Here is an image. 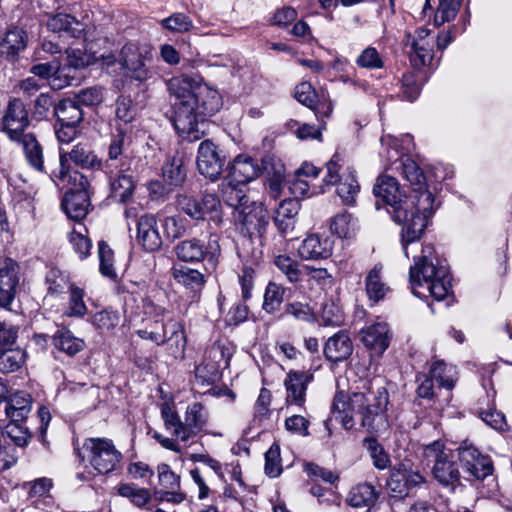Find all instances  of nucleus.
Segmentation results:
<instances>
[{
    "instance_id": "f257e3e1",
    "label": "nucleus",
    "mask_w": 512,
    "mask_h": 512,
    "mask_svg": "<svg viewBox=\"0 0 512 512\" xmlns=\"http://www.w3.org/2000/svg\"><path fill=\"white\" fill-rule=\"evenodd\" d=\"M373 193L383 201L393 221L401 226L402 248L408 257V246L420 240L435 210L432 192L402 194L394 177L382 175L378 177Z\"/></svg>"
},
{
    "instance_id": "f03ea898",
    "label": "nucleus",
    "mask_w": 512,
    "mask_h": 512,
    "mask_svg": "<svg viewBox=\"0 0 512 512\" xmlns=\"http://www.w3.org/2000/svg\"><path fill=\"white\" fill-rule=\"evenodd\" d=\"M388 403L387 389L374 381L364 385L363 391L353 392L349 396L338 392L333 399L332 414L340 418L347 429L352 428L358 420L368 432L377 433L388 427L385 415Z\"/></svg>"
},
{
    "instance_id": "7ed1b4c3",
    "label": "nucleus",
    "mask_w": 512,
    "mask_h": 512,
    "mask_svg": "<svg viewBox=\"0 0 512 512\" xmlns=\"http://www.w3.org/2000/svg\"><path fill=\"white\" fill-rule=\"evenodd\" d=\"M409 279L412 292L418 297L428 295L443 300L451 290V274L447 261L435 252L431 244L423 245L421 254L410 267Z\"/></svg>"
},
{
    "instance_id": "20e7f679",
    "label": "nucleus",
    "mask_w": 512,
    "mask_h": 512,
    "mask_svg": "<svg viewBox=\"0 0 512 512\" xmlns=\"http://www.w3.org/2000/svg\"><path fill=\"white\" fill-rule=\"evenodd\" d=\"M201 78L197 75L181 74L167 81V89L171 97L174 115L172 122L178 135L188 142L201 139V125L196 121L193 111L197 106V92Z\"/></svg>"
},
{
    "instance_id": "39448f33",
    "label": "nucleus",
    "mask_w": 512,
    "mask_h": 512,
    "mask_svg": "<svg viewBox=\"0 0 512 512\" xmlns=\"http://www.w3.org/2000/svg\"><path fill=\"white\" fill-rule=\"evenodd\" d=\"M424 456L432 463L434 479L444 487L454 488L460 482L459 452L456 454L441 441H434L424 447Z\"/></svg>"
},
{
    "instance_id": "423d86ee",
    "label": "nucleus",
    "mask_w": 512,
    "mask_h": 512,
    "mask_svg": "<svg viewBox=\"0 0 512 512\" xmlns=\"http://www.w3.org/2000/svg\"><path fill=\"white\" fill-rule=\"evenodd\" d=\"M219 240V234L211 231L207 241L192 237L178 242L173 248V253L181 262L197 264L206 261L209 267L214 269L221 254Z\"/></svg>"
},
{
    "instance_id": "0eeeda50",
    "label": "nucleus",
    "mask_w": 512,
    "mask_h": 512,
    "mask_svg": "<svg viewBox=\"0 0 512 512\" xmlns=\"http://www.w3.org/2000/svg\"><path fill=\"white\" fill-rule=\"evenodd\" d=\"M176 204L192 220L207 221L211 228H221L224 224L221 201L214 193H204L201 200L186 193L178 194Z\"/></svg>"
},
{
    "instance_id": "6e6552de",
    "label": "nucleus",
    "mask_w": 512,
    "mask_h": 512,
    "mask_svg": "<svg viewBox=\"0 0 512 512\" xmlns=\"http://www.w3.org/2000/svg\"><path fill=\"white\" fill-rule=\"evenodd\" d=\"M83 457L99 474L106 475L116 470L123 456L113 441L105 437H91L83 443Z\"/></svg>"
},
{
    "instance_id": "1a4fd4ad",
    "label": "nucleus",
    "mask_w": 512,
    "mask_h": 512,
    "mask_svg": "<svg viewBox=\"0 0 512 512\" xmlns=\"http://www.w3.org/2000/svg\"><path fill=\"white\" fill-rule=\"evenodd\" d=\"M435 39L429 29L418 28L406 33L403 39L404 51L415 69L430 66L434 57Z\"/></svg>"
},
{
    "instance_id": "9d476101",
    "label": "nucleus",
    "mask_w": 512,
    "mask_h": 512,
    "mask_svg": "<svg viewBox=\"0 0 512 512\" xmlns=\"http://www.w3.org/2000/svg\"><path fill=\"white\" fill-rule=\"evenodd\" d=\"M233 217L241 234L250 237L254 234L261 236L269 224L268 211L261 203L256 202L237 207Z\"/></svg>"
},
{
    "instance_id": "9b49d317",
    "label": "nucleus",
    "mask_w": 512,
    "mask_h": 512,
    "mask_svg": "<svg viewBox=\"0 0 512 512\" xmlns=\"http://www.w3.org/2000/svg\"><path fill=\"white\" fill-rule=\"evenodd\" d=\"M29 126L30 119L26 105L19 98L11 99L1 119V130L12 142L30 133Z\"/></svg>"
},
{
    "instance_id": "f8f14e48",
    "label": "nucleus",
    "mask_w": 512,
    "mask_h": 512,
    "mask_svg": "<svg viewBox=\"0 0 512 512\" xmlns=\"http://www.w3.org/2000/svg\"><path fill=\"white\" fill-rule=\"evenodd\" d=\"M69 162L82 169H100L102 166L101 159L97 156L92 149L91 144L88 142H79L73 145L72 149L67 151L64 148H59V172L58 175H63L64 169L70 167Z\"/></svg>"
},
{
    "instance_id": "ddd939ff",
    "label": "nucleus",
    "mask_w": 512,
    "mask_h": 512,
    "mask_svg": "<svg viewBox=\"0 0 512 512\" xmlns=\"http://www.w3.org/2000/svg\"><path fill=\"white\" fill-rule=\"evenodd\" d=\"M225 156L221 154L218 147L210 140H204L198 148L196 158L197 169L200 174L215 181L223 171Z\"/></svg>"
},
{
    "instance_id": "4468645a",
    "label": "nucleus",
    "mask_w": 512,
    "mask_h": 512,
    "mask_svg": "<svg viewBox=\"0 0 512 512\" xmlns=\"http://www.w3.org/2000/svg\"><path fill=\"white\" fill-rule=\"evenodd\" d=\"M137 335L157 345L171 340H175L176 346H181L182 348L186 344L184 330L181 324L176 321H169L167 323L154 321L150 328L137 330Z\"/></svg>"
},
{
    "instance_id": "2eb2a0df",
    "label": "nucleus",
    "mask_w": 512,
    "mask_h": 512,
    "mask_svg": "<svg viewBox=\"0 0 512 512\" xmlns=\"http://www.w3.org/2000/svg\"><path fill=\"white\" fill-rule=\"evenodd\" d=\"M118 69L123 70L127 76L139 82L149 78V71L146 68L144 57L134 43L125 44L119 51Z\"/></svg>"
},
{
    "instance_id": "dca6fc26",
    "label": "nucleus",
    "mask_w": 512,
    "mask_h": 512,
    "mask_svg": "<svg viewBox=\"0 0 512 512\" xmlns=\"http://www.w3.org/2000/svg\"><path fill=\"white\" fill-rule=\"evenodd\" d=\"M136 242L147 252L159 251L163 239L159 233L155 215L145 213L136 220Z\"/></svg>"
},
{
    "instance_id": "f3484780",
    "label": "nucleus",
    "mask_w": 512,
    "mask_h": 512,
    "mask_svg": "<svg viewBox=\"0 0 512 512\" xmlns=\"http://www.w3.org/2000/svg\"><path fill=\"white\" fill-rule=\"evenodd\" d=\"M197 92V106L193 111V115L196 118L197 123L203 122L201 125V138L205 134V128L207 126L206 117L215 114L221 106L220 96L218 92L211 89L207 84L200 82Z\"/></svg>"
},
{
    "instance_id": "a211bd4d",
    "label": "nucleus",
    "mask_w": 512,
    "mask_h": 512,
    "mask_svg": "<svg viewBox=\"0 0 512 512\" xmlns=\"http://www.w3.org/2000/svg\"><path fill=\"white\" fill-rule=\"evenodd\" d=\"M460 463L465 472L477 480H483L493 472L492 461L476 448L466 447L459 451Z\"/></svg>"
},
{
    "instance_id": "6ab92c4d",
    "label": "nucleus",
    "mask_w": 512,
    "mask_h": 512,
    "mask_svg": "<svg viewBox=\"0 0 512 512\" xmlns=\"http://www.w3.org/2000/svg\"><path fill=\"white\" fill-rule=\"evenodd\" d=\"M263 163H259L246 154H240L234 158L229 167V174L226 179H229L236 184L245 186L247 183L256 179L263 171Z\"/></svg>"
},
{
    "instance_id": "aec40b11",
    "label": "nucleus",
    "mask_w": 512,
    "mask_h": 512,
    "mask_svg": "<svg viewBox=\"0 0 512 512\" xmlns=\"http://www.w3.org/2000/svg\"><path fill=\"white\" fill-rule=\"evenodd\" d=\"M313 380V374L309 371L290 370L285 379L286 403L303 407L306 401L308 384Z\"/></svg>"
},
{
    "instance_id": "412c9836",
    "label": "nucleus",
    "mask_w": 512,
    "mask_h": 512,
    "mask_svg": "<svg viewBox=\"0 0 512 512\" xmlns=\"http://www.w3.org/2000/svg\"><path fill=\"white\" fill-rule=\"evenodd\" d=\"M359 334L361 342L372 354L380 356L389 346L390 333L384 321H376L362 328Z\"/></svg>"
},
{
    "instance_id": "4be33fe9",
    "label": "nucleus",
    "mask_w": 512,
    "mask_h": 512,
    "mask_svg": "<svg viewBox=\"0 0 512 512\" xmlns=\"http://www.w3.org/2000/svg\"><path fill=\"white\" fill-rule=\"evenodd\" d=\"M19 270V264L11 258H6L0 268V306L3 308H8L15 298Z\"/></svg>"
},
{
    "instance_id": "5701e85b",
    "label": "nucleus",
    "mask_w": 512,
    "mask_h": 512,
    "mask_svg": "<svg viewBox=\"0 0 512 512\" xmlns=\"http://www.w3.org/2000/svg\"><path fill=\"white\" fill-rule=\"evenodd\" d=\"M23 152L27 165L33 170L49 175V171L44 165V148L33 132H30L18 140H14Z\"/></svg>"
},
{
    "instance_id": "b1692460",
    "label": "nucleus",
    "mask_w": 512,
    "mask_h": 512,
    "mask_svg": "<svg viewBox=\"0 0 512 512\" xmlns=\"http://www.w3.org/2000/svg\"><path fill=\"white\" fill-rule=\"evenodd\" d=\"M353 352L352 341L346 331H338L325 342L323 353L327 361L338 363L347 360Z\"/></svg>"
},
{
    "instance_id": "393cba45",
    "label": "nucleus",
    "mask_w": 512,
    "mask_h": 512,
    "mask_svg": "<svg viewBox=\"0 0 512 512\" xmlns=\"http://www.w3.org/2000/svg\"><path fill=\"white\" fill-rule=\"evenodd\" d=\"M49 31L59 37L78 38L84 31V24L73 15L67 13H56L50 15L46 22Z\"/></svg>"
},
{
    "instance_id": "a878e982",
    "label": "nucleus",
    "mask_w": 512,
    "mask_h": 512,
    "mask_svg": "<svg viewBox=\"0 0 512 512\" xmlns=\"http://www.w3.org/2000/svg\"><path fill=\"white\" fill-rule=\"evenodd\" d=\"M157 471L159 483L165 489L161 492L160 499L174 504L181 503L185 495L179 491L180 477L171 470L168 464H160Z\"/></svg>"
},
{
    "instance_id": "bb28decb",
    "label": "nucleus",
    "mask_w": 512,
    "mask_h": 512,
    "mask_svg": "<svg viewBox=\"0 0 512 512\" xmlns=\"http://www.w3.org/2000/svg\"><path fill=\"white\" fill-rule=\"evenodd\" d=\"M332 254V241L317 234L308 235L298 248V255L303 260L326 259Z\"/></svg>"
},
{
    "instance_id": "cd10ccee",
    "label": "nucleus",
    "mask_w": 512,
    "mask_h": 512,
    "mask_svg": "<svg viewBox=\"0 0 512 512\" xmlns=\"http://www.w3.org/2000/svg\"><path fill=\"white\" fill-rule=\"evenodd\" d=\"M300 210V203L296 199H285L281 201L275 210L274 224L282 235L292 232L297 222V215Z\"/></svg>"
},
{
    "instance_id": "c85d7f7f",
    "label": "nucleus",
    "mask_w": 512,
    "mask_h": 512,
    "mask_svg": "<svg viewBox=\"0 0 512 512\" xmlns=\"http://www.w3.org/2000/svg\"><path fill=\"white\" fill-rule=\"evenodd\" d=\"M31 73L42 79L52 78L51 87L53 89H62L72 84L74 76L66 72V66H61L58 62L41 63L31 68Z\"/></svg>"
},
{
    "instance_id": "c756f323",
    "label": "nucleus",
    "mask_w": 512,
    "mask_h": 512,
    "mask_svg": "<svg viewBox=\"0 0 512 512\" xmlns=\"http://www.w3.org/2000/svg\"><path fill=\"white\" fill-rule=\"evenodd\" d=\"M58 172L59 166L49 173L50 179L56 186L61 188L68 187L67 192L89 191L90 183L88 178L78 170L67 167L61 176L58 175Z\"/></svg>"
},
{
    "instance_id": "7c9ffc66",
    "label": "nucleus",
    "mask_w": 512,
    "mask_h": 512,
    "mask_svg": "<svg viewBox=\"0 0 512 512\" xmlns=\"http://www.w3.org/2000/svg\"><path fill=\"white\" fill-rule=\"evenodd\" d=\"M273 263L288 283L298 285L305 281L307 265L300 263L295 258L287 254H278L274 256Z\"/></svg>"
},
{
    "instance_id": "2f4dec72",
    "label": "nucleus",
    "mask_w": 512,
    "mask_h": 512,
    "mask_svg": "<svg viewBox=\"0 0 512 512\" xmlns=\"http://www.w3.org/2000/svg\"><path fill=\"white\" fill-rule=\"evenodd\" d=\"M171 275L177 284L183 286L194 295L200 293L206 283L204 274L181 264L174 265L171 268Z\"/></svg>"
},
{
    "instance_id": "473e14b6",
    "label": "nucleus",
    "mask_w": 512,
    "mask_h": 512,
    "mask_svg": "<svg viewBox=\"0 0 512 512\" xmlns=\"http://www.w3.org/2000/svg\"><path fill=\"white\" fill-rule=\"evenodd\" d=\"M207 409L199 402L189 405L185 412L184 429L187 441L202 432L208 423Z\"/></svg>"
},
{
    "instance_id": "72a5a7b5",
    "label": "nucleus",
    "mask_w": 512,
    "mask_h": 512,
    "mask_svg": "<svg viewBox=\"0 0 512 512\" xmlns=\"http://www.w3.org/2000/svg\"><path fill=\"white\" fill-rule=\"evenodd\" d=\"M62 206L69 218L74 220L85 218L90 206L89 191L66 192Z\"/></svg>"
},
{
    "instance_id": "f704fd0d",
    "label": "nucleus",
    "mask_w": 512,
    "mask_h": 512,
    "mask_svg": "<svg viewBox=\"0 0 512 512\" xmlns=\"http://www.w3.org/2000/svg\"><path fill=\"white\" fill-rule=\"evenodd\" d=\"M393 164H396V171H401L403 176L412 186L411 194H420L423 191H429L426 188V178L424 173L411 158L406 157L400 162L396 160Z\"/></svg>"
},
{
    "instance_id": "c9c22d12",
    "label": "nucleus",
    "mask_w": 512,
    "mask_h": 512,
    "mask_svg": "<svg viewBox=\"0 0 512 512\" xmlns=\"http://www.w3.org/2000/svg\"><path fill=\"white\" fill-rule=\"evenodd\" d=\"M27 41L28 36L23 29L17 27L9 29L0 42V55L7 59L13 58L26 47Z\"/></svg>"
},
{
    "instance_id": "e433bc0d",
    "label": "nucleus",
    "mask_w": 512,
    "mask_h": 512,
    "mask_svg": "<svg viewBox=\"0 0 512 512\" xmlns=\"http://www.w3.org/2000/svg\"><path fill=\"white\" fill-rule=\"evenodd\" d=\"M378 499V492L375 487L368 483L354 486L347 497V502L355 508L370 509Z\"/></svg>"
},
{
    "instance_id": "4c0bfd02",
    "label": "nucleus",
    "mask_w": 512,
    "mask_h": 512,
    "mask_svg": "<svg viewBox=\"0 0 512 512\" xmlns=\"http://www.w3.org/2000/svg\"><path fill=\"white\" fill-rule=\"evenodd\" d=\"M45 284L47 294L52 297H58L70 289L74 284L71 282L70 275L57 267H50L45 275Z\"/></svg>"
},
{
    "instance_id": "58836bf2",
    "label": "nucleus",
    "mask_w": 512,
    "mask_h": 512,
    "mask_svg": "<svg viewBox=\"0 0 512 512\" xmlns=\"http://www.w3.org/2000/svg\"><path fill=\"white\" fill-rule=\"evenodd\" d=\"M57 123L80 124L83 111L75 99H63L54 106Z\"/></svg>"
},
{
    "instance_id": "ea45409f",
    "label": "nucleus",
    "mask_w": 512,
    "mask_h": 512,
    "mask_svg": "<svg viewBox=\"0 0 512 512\" xmlns=\"http://www.w3.org/2000/svg\"><path fill=\"white\" fill-rule=\"evenodd\" d=\"M54 347L73 357L85 348V342L83 339L75 337L69 330H58L52 338Z\"/></svg>"
},
{
    "instance_id": "a19ab883",
    "label": "nucleus",
    "mask_w": 512,
    "mask_h": 512,
    "mask_svg": "<svg viewBox=\"0 0 512 512\" xmlns=\"http://www.w3.org/2000/svg\"><path fill=\"white\" fill-rule=\"evenodd\" d=\"M383 266L377 264L369 271L365 279V287L369 300L378 302L389 292V287L383 282L381 272Z\"/></svg>"
},
{
    "instance_id": "79ce46f5",
    "label": "nucleus",
    "mask_w": 512,
    "mask_h": 512,
    "mask_svg": "<svg viewBox=\"0 0 512 512\" xmlns=\"http://www.w3.org/2000/svg\"><path fill=\"white\" fill-rule=\"evenodd\" d=\"M295 98L301 104L313 109L317 117L321 114L325 117H329L332 112L331 104L322 105V110H320V107H315L316 93L312 85L308 82H302L296 86Z\"/></svg>"
},
{
    "instance_id": "37998d69",
    "label": "nucleus",
    "mask_w": 512,
    "mask_h": 512,
    "mask_svg": "<svg viewBox=\"0 0 512 512\" xmlns=\"http://www.w3.org/2000/svg\"><path fill=\"white\" fill-rule=\"evenodd\" d=\"M430 375L433 380L437 381L440 387L449 390L454 387L457 380L456 368L442 360H437L432 363L430 367Z\"/></svg>"
},
{
    "instance_id": "c03bdc74",
    "label": "nucleus",
    "mask_w": 512,
    "mask_h": 512,
    "mask_svg": "<svg viewBox=\"0 0 512 512\" xmlns=\"http://www.w3.org/2000/svg\"><path fill=\"white\" fill-rule=\"evenodd\" d=\"M221 192L225 203L230 207H234V212H237V207L248 203L244 186L236 184L229 179H225V181L222 182Z\"/></svg>"
},
{
    "instance_id": "a18cd8bd",
    "label": "nucleus",
    "mask_w": 512,
    "mask_h": 512,
    "mask_svg": "<svg viewBox=\"0 0 512 512\" xmlns=\"http://www.w3.org/2000/svg\"><path fill=\"white\" fill-rule=\"evenodd\" d=\"M135 184L131 175L118 174L110 180L111 197L120 202H126L133 195Z\"/></svg>"
},
{
    "instance_id": "49530a36",
    "label": "nucleus",
    "mask_w": 512,
    "mask_h": 512,
    "mask_svg": "<svg viewBox=\"0 0 512 512\" xmlns=\"http://www.w3.org/2000/svg\"><path fill=\"white\" fill-rule=\"evenodd\" d=\"M162 176L170 186H180L186 178L182 158L173 156L168 159L162 167Z\"/></svg>"
},
{
    "instance_id": "de8ad7c7",
    "label": "nucleus",
    "mask_w": 512,
    "mask_h": 512,
    "mask_svg": "<svg viewBox=\"0 0 512 512\" xmlns=\"http://www.w3.org/2000/svg\"><path fill=\"white\" fill-rule=\"evenodd\" d=\"M380 141L382 148L381 151L379 152V155L384 160L385 167L396 171V164H393V162L396 160L400 162L407 156L399 151L398 140L396 138L387 135L382 136Z\"/></svg>"
},
{
    "instance_id": "09e8293b",
    "label": "nucleus",
    "mask_w": 512,
    "mask_h": 512,
    "mask_svg": "<svg viewBox=\"0 0 512 512\" xmlns=\"http://www.w3.org/2000/svg\"><path fill=\"white\" fill-rule=\"evenodd\" d=\"M335 185H337L336 192L344 204L351 205L355 202L360 187L353 171L349 170L347 175H343Z\"/></svg>"
},
{
    "instance_id": "8fccbe9b",
    "label": "nucleus",
    "mask_w": 512,
    "mask_h": 512,
    "mask_svg": "<svg viewBox=\"0 0 512 512\" xmlns=\"http://www.w3.org/2000/svg\"><path fill=\"white\" fill-rule=\"evenodd\" d=\"M26 359V352L20 347L0 351V371L12 373L19 370Z\"/></svg>"
},
{
    "instance_id": "3c124183",
    "label": "nucleus",
    "mask_w": 512,
    "mask_h": 512,
    "mask_svg": "<svg viewBox=\"0 0 512 512\" xmlns=\"http://www.w3.org/2000/svg\"><path fill=\"white\" fill-rule=\"evenodd\" d=\"M357 229L356 220L348 212H341L334 216L330 223V230L340 238L352 237Z\"/></svg>"
},
{
    "instance_id": "603ef678",
    "label": "nucleus",
    "mask_w": 512,
    "mask_h": 512,
    "mask_svg": "<svg viewBox=\"0 0 512 512\" xmlns=\"http://www.w3.org/2000/svg\"><path fill=\"white\" fill-rule=\"evenodd\" d=\"M284 293V286L276 282H269L264 293L263 309L269 314L278 311L283 302Z\"/></svg>"
},
{
    "instance_id": "864d4df0",
    "label": "nucleus",
    "mask_w": 512,
    "mask_h": 512,
    "mask_svg": "<svg viewBox=\"0 0 512 512\" xmlns=\"http://www.w3.org/2000/svg\"><path fill=\"white\" fill-rule=\"evenodd\" d=\"M162 419L167 430L179 438L181 441H187L184 422L181 421L178 413L168 405H164L161 410Z\"/></svg>"
},
{
    "instance_id": "5fc2aeb1",
    "label": "nucleus",
    "mask_w": 512,
    "mask_h": 512,
    "mask_svg": "<svg viewBox=\"0 0 512 512\" xmlns=\"http://www.w3.org/2000/svg\"><path fill=\"white\" fill-rule=\"evenodd\" d=\"M365 446L375 468L384 470L390 467L391 460L388 453L375 438L365 439Z\"/></svg>"
},
{
    "instance_id": "6e6d98bb",
    "label": "nucleus",
    "mask_w": 512,
    "mask_h": 512,
    "mask_svg": "<svg viewBox=\"0 0 512 512\" xmlns=\"http://www.w3.org/2000/svg\"><path fill=\"white\" fill-rule=\"evenodd\" d=\"M117 492L120 496L130 499L138 507H143L151 499L147 489L139 488L134 484L122 483L117 487Z\"/></svg>"
},
{
    "instance_id": "4d7b16f0",
    "label": "nucleus",
    "mask_w": 512,
    "mask_h": 512,
    "mask_svg": "<svg viewBox=\"0 0 512 512\" xmlns=\"http://www.w3.org/2000/svg\"><path fill=\"white\" fill-rule=\"evenodd\" d=\"M163 29H166L173 33H186L192 30L193 21L184 13H173L167 18H164L160 22Z\"/></svg>"
},
{
    "instance_id": "13d9d810",
    "label": "nucleus",
    "mask_w": 512,
    "mask_h": 512,
    "mask_svg": "<svg viewBox=\"0 0 512 512\" xmlns=\"http://www.w3.org/2000/svg\"><path fill=\"white\" fill-rule=\"evenodd\" d=\"M98 257L100 261V273L107 278L115 279L117 273L114 268V253L104 241L98 243Z\"/></svg>"
},
{
    "instance_id": "bf43d9fd",
    "label": "nucleus",
    "mask_w": 512,
    "mask_h": 512,
    "mask_svg": "<svg viewBox=\"0 0 512 512\" xmlns=\"http://www.w3.org/2000/svg\"><path fill=\"white\" fill-rule=\"evenodd\" d=\"M461 0H439V5L434 16V23L437 26H441L446 22L453 20L460 7Z\"/></svg>"
},
{
    "instance_id": "052dcab7",
    "label": "nucleus",
    "mask_w": 512,
    "mask_h": 512,
    "mask_svg": "<svg viewBox=\"0 0 512 512\" xmlns=\"http://www.w3.org/2000/svg\"><path fill=\"white\" fill-rule=\"evenodd\" d=\"M401 470L400 464L394 466L390 471V477L387 481V488L393 497L402 498L408 495L409 492L406 479Z\"/></svg>"
},
{
    "instance_id": "680f3d73",
    "label": "nucleus",
    "mask_w": 512,
    "mask_h": 512,
    "mask_svg": "<svg viewBox=\"0 0 512 512\" xmlns=\"http://www.w3.org/2000/svg\"><path fill=\"white\" fill-rule=\"evenodd\" d=\"M203 357L218 368L224 369L229 366L231 353L220 343H214L205 350Z\"/></svg>"
},
{
    "instance_id": "e2e57ef3",
    "label": "nucleus",
    "mask_w": 512,
    "mask_h": 512,
    "mask_svg": "<svg viewBox=\"0 0 512 512\" xmlns=\"http://www.w3.org/2000/svg\"><path fill=\"white\" fill-rule=\"evenodd\" d=\"M356 64L360 68L375 70L384 67V60L376 48L369 46L358 55Z\"/></svg>"
},
{
    "instance_id": "0e129e2a",
    "label": "nucleus",
    "mask_w": 512,
    "mask_h": 512,
    "mask_svg": "<svg viewBox=\"0 0 512 512\" xmlns=\"http://www.w3.org/2000/svg\"><path fill=\"white\" fill-rule=\"evenodd\" d=\"M91 322L97 329L109 331L119 324L120 315L117 311L105 309L95 313Z\"/></svg>"
},
{
    "instance_id": "69168bd1",
    "label": "nucleus",
    "mask_w": 512,
    "mask_h": 512,
    "mask_svg": "<svg viewBox=\"0 0 512 512\" xmlns=\"http://www.w3.org/2000/svg\"><path fill=\"white\" fill-rule=\"evenodd\" d=\"M265 474L271 478H276L282 473V464L280 457V447L277 444L271 445L265 453Z\"/></svg>"
},
{
    "instance_id": "338daca9",
    "label": "nucleus",
    "mask_w": 512,
    "mask_h": 512,
    "mask_svg": "<svg viewBox=\"0 0 512 512\" xmlns=\"http://www.w3.org/2000/svg\"><path fill=\"white\" fill-rule=\"evenodd\" d=\"M69 292H70V297H69L68 310H67L66 314L70 317L83 316L87 311V307L83 301V297H84L83 289L73 285V286H70Z\"/></svg>"
},
{
    "instance_id": "774afa93",
    "label": "nucleus",
    "mask_w": 512,
    "mask_h": 512,
    "mask_svg": "<svg viewBox=\"0 0 512 512\" xmlns=\"http://www.w3.org/2000/svg\"><path fill=\"white\" fill-rule=\"evenodd\" d=\"M3 435H6L19 448L25 447L31 438L28 429L21 423H9L5 427Z\"/></svg>"
}]
</instances>
